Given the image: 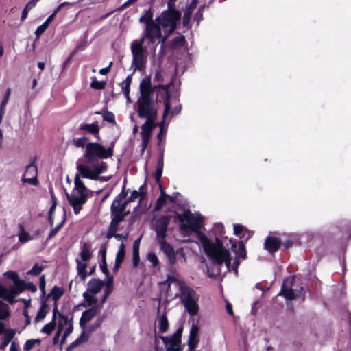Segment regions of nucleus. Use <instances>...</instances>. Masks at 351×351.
<instances>
[{
    "label": "nucleus",
    "instance_id": "nucleus-29",
    "mask_svg": "<svg viewBox=\"0 0 351 351\" xmlns=\"http://www.w3.org/2000/svg\"><path fill=\"white\" fill-rule=\"evenodd\" d=\"M139 22L144 23L145 26L154 22L153 21V12L151 9H148L143 12V15L139 19Z\"/></svg>",
    "mask_w": 351,
    "mask_h": 351
},
{
    "label": "nucleus",
    "instance_id": "nucleus-38",
    "mask_svg": "<svg viewBox=\"0 0 351 351\" xmlns=\"http://www.w3.org/2000/svg\"><path fill=\"white\" fill-rule=\"evenodd\" d=\"M25 175L31 176H37V167L34 159L27 167Z\"/></svg>",
    "mask_w": 351,
    "mask_h": 351
},
{
    "label": "nucleus",
    "instance_id": "nucleus-22",
    "mask_svg": "<svg viewBox=\"0 0 351 351\" xmlns=\"http://www.w3.org/2000/svg\"><path fill=\"white\" fill-rule=\"evenodd\" d=\"M141 237L136 239L133 244L132 262L133 266L137 267L140 262L139 247Z\"/></svg>",
    "mask_w": 351,
    "mask_h": 351
},
{
    "label": "nucleus",
    "instance_id": "nucleus-60",
    "mask_svg": "<svg viewBox=\"0 0 351 351\" xmlns=\"http://www.w3.org/2000/svg\"><path fill=\"white\" fill-rule=\"evenodd\" d=\"M47 311H44L43 309H40L35 317V322H38L43 320L47 315Z\"/></svg>",
    "mask_w": 351,
    "mask_h": 351
},
{
    "label": "nucleus",
    "instance_id": "nucleus-58",
    "mask_svg": "<svg viewBox=\"0 0 351 351\" xmlns=\"http://www.w3.org/2000/svg\"><path fill=\"white\" fill-rule=\"evenodd\" d=\"M142 195H143L142 192L134 190L131 193L130 196L128 199V202H134L136 199H138L140 196H141Z\"/></svg>",
    "mask_w": 351,
    "mask_h": 351
},
{
    "label": "nucleus",
    "instance_id": "nucleus-11",
    "mask_svg": "<svg viewBox=\"0 0 351 351\" xmlns=\"http://www.w3.org/2000/svg\"><path fill=\"white\" fill-rule=\"evenodd\" d=\"M76 169L79 171L82 178H88L93 180H101L107 182L109 180L110 177L99 176L100 173H97L93 169L92 170L89 167L84 164L77 163Z\"/></svg>",
    "mask_w": 351,
    "mask_h": 351
},
{
    "label": "nucleus",
    "instance_id": "nucleus-28",
    "mask_svg": "<svg viewBox=\"0 0 351 351\" xmlns=\"http://www.w3.org/2000/svg\"><path fill=\"white\" fill-rule=\"evenodd\" d=\"M63 293L64 291L61 287L54 286L51 290L49 294L47 295V298L51 296L54 303H57L58 300L61 298Z\"/></svg>",
    "mask_w": 351,
    "mask_h": 351
},
{
    "label": "nucleus",
    "instance_id": "nucleus-55",
    "mask_svg": "<svg viewBox=\"0 0 351 351\" xmlns=\"http://www.w3.org/2000/svg\"><path fill=\"white\" fill-rule=\"evenodd\" d=\"M167 282H169V285L172 284V283H176V285H178L179 286V288H180V290L181 291V287H182V284H185V282L182 280H179L178 279L176 278V277L174 276H168V278H167Z\"/></svg>",
    "mask_w": 351,
    "mask_h": 351
},
{
    "label": "nucleus",
    "instance_id": "nucleus-50",
    "mask_svg": "<svg viewBox=\"0 0 351 351\" xmlns=\"http://www.w3.org/2000/svg\"><path fill=\"white\" fill-rule=\"evenodd\" d=\"M192 12V11L187 10H186V11L184 12L182 18V24L184 26H186L189 24L191 17Z\"/></svg>",
    "mask_w": 351,
    "mask_h": 351
},
{
    "label": "nucleus",
    "instance_id": "nucleus-63",
    "mask_svg": "<svg viewBox=\"0 0 351 351\" xmlns=\"http://www.w3.org/2000/svg\"><path fill=\"white\" fill-rule=\"evenodd\" d=\"M132 74L128 75L126 77L125 80L122 83H120L119 85L121 86V87L130 88L131 82H132Z\"/></svg>",
    "mask_w": 351,
    "mask_h": 351
},
{
    "label": "nucleus",
    "instance_id": "nucleus-1",
    "mask_svg": "<svg viewBox=\"0 0 351 351\" xmlns=\"http://www.w3.org/2000/svg\"><path fill=\"white\" fill-rule=\"evenodd\" d=\"M177 219L181 223L182 230L191 231L197 233V238L201 244L206 255L211 262V268L206 264L207 273L209 277L213 278L220 274V267L225 263L227 271H230L231 257L228 249L223 246L220 239L223 237L224 228L221 223H215L208 235L200 232L202 217H195L189 210H185L182 214H178Z\"/></svg>",
    "mask_w": 351,
    "mask_h": 351
},
{
    "label": "nucleus",
    "instance_id": "nucleus-2",
    "mask_svg": "<svg viewBox=\"0 0 351 351\" xmlns=\"http://www.w3.org/2000/svg\"><path fill=\"white\" fill-rule=\"evenodd\" d=\"M114 144L115 142L112 141L110 147L106 149L99 143H88L82 156L85 163L97 173H104L107 169V165L102 160L113 156Z\"/></svg>",
    "mask_w": 351,
    "mask_h": 351
},
{
    "label": "nucleus",
    "instance_id": "nucleus-64",
    "mask_svg": "<svg viewBox=\"0 0 351 351\" xmlns=\"http://www.w3.org/2000/svg\"><path fill=\"white\" fill-rule=\"evenodd\" d=\"M34 346V341L32 339H29L25 343L23 350L25 351H30Z\"/></svg>",
    "mask_w": 351,
    "mask_h": 351
},
{
    "label": "nucleus",
    "instance_id": "nucleus-5",
    "mask_svg": "<svg viewBox=\"0 0 351 351\" xmlns=\"http://www.w3.org/2000/svg\"><path fill=\"white\" fill-rule=\"evenodd\" d=\"M199 294L188 287L186 284H182L180 292V300L184 306L186 311L191 316H195L199 311L198 300Z\"/></svg>",
    "mask_w": 351,
    "mask_h": 351
},
{
    "label": "nucleus",
    "instance_id": "nucleus-33",
    "mask_svg": "<svg viewBox=\"0 0 351 351\" xmlns=\"http://www.w3.org/2000/svg\"><path fill=\"white\" fill-rule=\"evenodd\" d=\"M88 338V337L86 335L85 332L83 331L77 339H76L73 342L69 345V346L66 348V351H71L74 348L80 345L82 342L87 341Z\"/></svg>",
    "mask_w": 351,
    "mask_h": 351
},
{
    "label": "nucleus",
    "instance_id": "nucleus-7",
    "mask_svg": "<svg viewBox=\"0 0 351 351\" xmlns=\"http://www.w3.org/2000/svg\"><path fill=\"white\" fill-rule=\"evenodd\" d=\"M181 18L180 12L176 9H169L162 12L156 19L158 23L163 28L165 32L172 34L177 28V23Z\"/></svg>",
    "mask_w": 351,
    "mask_h": 351
},
{
    "label": "nucleus",
    "instance_id": "nucleus-62",
    "mask_svg": "<svg viewBox=\"0 0 351 351\" xmlns=\"http://www.w3.org/2000/svg\"><path fill=\"white\" fill-rule=\"evenodd\" d=\"M185 42L184 36H176L173 39V44L174 45H182Z\"/></svg>",
    "mask_w": 351,
    "mask_h": 351
},
{
    "label": "nucleus",
    "instance_id": "nucleus-13",
    "mask_svg": "<svg viewBox=\"0 0 351 351\" xmlns=\"http://www.w3.org/2000/svg\"><path fill=\"white\" fill-rule=\"evenodd\" d=\"M160 90L159 91L160 94L162 95V99L165 105V110L162 115V121L158 123L160 127V130L161 132L163 131V128L165 125V119L167 114L169 113L171 110V104H170V98L171 95L170 93L168 92V86H161L160 85Z\"/></svg>",
    "mask_w": 351,
    "mask_h": 351
},
{
    "label": "nucleus",
    "instance_id": "nucleus-35",
    "mask_svg": "<svg viewBox=\"0 0 351 351\" xmlns=\"http://www.w3.org/2000/svg\"><path fill=\"white\" fill-rule=\"evenodd\" d=\"M83 298L84 300L87 302L88 306H90V308L93 306H97V298L94 297L93 294L86 291L83 293Z\"/></svg>",
    "mask_w": 351,
    "mask_h": 351
},
{
    "label": "nucleus",
    "instance_id": "nucleus-42",
    "mask_svg": "<svg viewBox=\"0 0 351 351\" xmlns=\"http://www.w3.org/2000/svg\"><path fill=\"white\" fill-rule=\"evenodd\" d=\"M56 326V322L51 321L49 323L45 324L40 332L47 335H50L53 330L55 329Z\"/></svg>",
    "mask_w": 351,
    "mask_h": 351
},
{
    "label": "nucleus",
    "instance_id": "nucleus-27",
    "mask_svg": "<svg viewBox=\"0 0 351 351\" xmlns=\"http://www.w3.org/2000/svg\"><path fill=\"white\" fill-rule=\"evenodd\" d=\"M52 21L53 16H49L42 25L37 27V29L35 31V35L37 39H38L40 37V36L45 32L49 23Z\"/></svg>",
    "mask_w": 351,
    "mask_h": 351
},
{
    "label": "nucleus",
    "instance_id": "nucleus-37",
    "mask_svg": "<svg viewBox=\"0 0 351 351\" xmlns=\"http://www.w3.org/2000/svg\"><path fill=\"white\" fill-rule=\"evenodd\" d=\"M71 323V321L69 320L68 317L63 315L62 313H59V319L58 324V330L62 331L65 326Z\"/></svg>",
    "mask_w": 351,
    "mask_h": 351
},
{
    "label": "nucleus",
    "instance_id": "nucleus-21",
    "mask_svg": "<svg viewBox=\"0 0 351 351\" xmlns=\"http://www.w3.org/2000/svg\"><path fill=\"white\" fill-rule=\"evenodd\" d=\"M229 242L231 243V249L236 254V257L241 258L242 259H245L246 258V250L245 247V245L243 241L239 242V245L238 249L237 248V245L235 243H232V240L230 239Z\"/></svg>",
    "mask_w": 351,
    "mask_h": 351
},
{
    "label": "nucleus",
    "instance_id": "nucleus-24",
    "mask_svg": "<svg viewBox=\"0 0 351 351\" xmlns=\"http://www.w3.org/2000/svg\"><path fill=\"white\" fill-rule=\"evenodd\" d=\"M16 332L13 329H10L5 331L2 341L0 343V349L4 350L5 348L9 344L12 339L14 337Z\"/></svg>",
    "mask_w": 351,
    "mask_h": 351
},
{
    "label": "nucleus",
    "instance_id": "nucleus-30",
    "mask_svg": "<svg viewBox=\"0 0 351 351\" xmlns=\"http://www.w3.org/2000/svg\"><path fill=\"white\" fill-rule=\"evenodd\" d=\"M80 257L84 262L88 261L91 258L90 246L88 243H83L81 247Z\"/></svg>",
    "mask_w": 351,
    "mask_h": 351
},
{
    "label": "nucleus",
    "instance_id": "nucleus-59",
    "mask_svg": "<svg viewBox=\"0 0 351 351\" xmlns=\"http://www.w3.org/2000/svg\"><path fill=\"white\" fill-rule=\"evenodd\" d=\"M23 182L25 183H28L33 186H37L38 184V181L37 179V176H32V178H23Z\"/></svg>",
    "mask_w": 351,
    "mask_h": 351
},
{
    "label": "nucleus",
    "instance_id": "nucleus-36",
    "mask_svg": "<svg viewBox=\"0 0 351 351\" xmlns=\"http://www.w3.org/2000/svg\"><path fill=\"white\" fill-rule=\"evenodd\" d=\"M66 219V212H65V210L64 209V216H63L62 221L60 223H58L55 228H53L51 230V231L49 232V233L48 234L47 240L50 239L51 238H52L57 234L58 230L62 228V226L65 223Z\"/></svg>",
    "mask_w": 351,
    "mask_h": 351
},
{
    "label": "nucleus",
    "instance_id": "nucleus-39",
    "mask_svg": "<svg viewBox=\"0 0 351 351\" xmlns=\"http://www.w3.org/2000/svg\"><path fill=\"white\" fill-rule=\"evenodd\" d=\"M88 138L87 137L83 136L81 138L73 139L72 144L75 147H82V148L85 147L86 148V145L88 143Z\"/></svg>",
    "mask_w": 351,
    "mask_h": 351
},
{
    "label": "nucleus",
    "instance_id": "nucleus-54",
    "mask_svg": "<svg viewBox=\"0 0 351 351\" xmlns=\"http://www.w3.org/2000/svg\"><path fill=\"white\" fill-rule=\"evenodd\" d=\"M45 285H46L45 276V275H42L40 276V278H39V288L41 291L43 295H45L46 293Z\"/></svg>",
    "mask_w": 351,
    "mask_h": 351
},
{
    "label": "nucleus",
    "instance_id": "nucleus-19",
    "mask_svg": "<svg viewBox=\"0 0 351 351\" xmlns=\"http://www.w3.org/2000/svg\"><path fill=\"white\" fill-rule=\"evenodd\" d=\"M140 97H143L144 95L149 97L154 96V90L151 86L150 79L144 78L142 80L140 84Z\"/></svg>",
    "mask_w": 351,
    "mask_h": 351
},
{
    "label": "nucleus",
    "instance_id": "nucleus-41",
    "mask_svg": "<svg viewBox=\"0 0 351 351\" xmlns=\"http://www.w3.org/2000/svg\"><path fill=\"white\" fill-rule=\"evenodd\" d=\"M8 315V306L0 300V319H5Z\"/></svg>",
    "mask_w": 351,
    "mask_h": 351
},
{
    "label": "nucleus",
    "instance_id": "nucleus-16",
    "mask_svg": "<svg viewBox=\"0 0 351 351\" xmlns=\"http://www.w3.org/2000/svg\"><path fill=\"white\" fill-rule=\"evenodd\" d=\"M153 128L141 127V154H143L147 147Z\"/></svg>",
    "mask_w": 351,
    "mask_h": 351
},
{
    "label": "nucleus",
    "instance_id": "nucleus-51",
    "mask_svg": "<svg viewBox=\"0 0 351 351\" xmlns=\"http://www.w3.org/2000/svg\"><path fill=\"white\" fill-rule=\"evenodd\" d=\"M206 5L204 4L201 5L197 11V12L194 16V20L199 23L201 20L203 19V12Z\"/></svg>",
    "mask_w": 351,
    "mask_h": 351
},
{
    "label": "nucleus",
    "instance_id": "nucleus-8",
    "mask_svg": "<svg viewBox=\"0 0 351 351\" xmlns=\"http://www.w3.org/2000/svg\"><path fill=\"white\" fill-rule=\"evenodd\" d=\"M183 329V326L180 325L172 335L158 336V338L162 340V343L166 346L165 351H182L183 347L181 343Z\"/></svg>",
    "mask_w": 351,
    "mask_h": 351
},
{
    "label": "nucleus",
    "instance_id": "nucleus-14",
    "mask_svg": "<svg viewBox=\"0 0 351 351\" xmlns=\"http://www.w3.org/2000/svg\"><path fill=\"white\" fill-rule=\"evenodd\" d=\"M160 250L168 258L169 262L171 265H173L176 263V254L173 247L166 241H162L158 242Z\"/></svg>",
    "mask_w": 351,
    "mask_h": 351
},
{
    "label": "nucleus",
    "instance_id": "nucleus-26",
    "mask_svg": "<svg viewBox=\"0 0 351 351\" xmlns=\"http://www.w3.org/2000/svg\"><path fill=\"white\" fill-rule=\"evenodd\" d=\"M114 219L112 218L111 222L109 226L108 231L106 234V238L110 239L114 237L117 234V230H118V226L122 221H114Z\"/></svg>",
    "mask_w": 351,
    "mask_h": 351
},
{
    "label": "nucleus",
    "instance_id": "nucleus-23",
    "mask_svg": "<svg viewBox=\"0 0 351 351\" xmlns=\"http://www.w3.org/2000/svg\"><path fill=\"white\" fill-rule=\"evenodd\" d=\"M79 128L81 131H85L93 135L98 134L99 132V128L97 123L91 124L82 123Z\"/></svg>",
    "mask_w": 351,
    "mask_h": 351
},
{
    "label": "nucleus",
    "instance_id": "nucleus-44",
    "mask_svg": "<svg viewBox=\"0 0 351 351\" xmlns=\"http://www.w3.org/2000/svg\"><path fill=\"white\" fill-rule=\"evenodd\" d=\"M104 320V316L97 318L95 323L88 328L87 332L90 334L95 331L101 326Z\"/></svg>",
    "mask_w": 351,
    "mask_h": 351
},
{
    "label": "nucleus",
    "instance_id": "nucleus-17",
    "mask_svg": "<svg viewBox=\"0 0 351 351\" xmlns=\"http://www.w3.org/2000/svg\"><path fill=\"white\" fill-rule=\"evenodd\" d=\"M123 211L124 210L121 204V202L113 200L110 206V215L111 217L114 219V221H123V215L121 214Z\"/></svg>",
    "mask_w": 351,
    "mask_h": 351
},
{
    "label": "nucleus",
    "instance_id": "nucleus-57",
    "mask_svg": "<svg viewBox=\"0 0 351 351\" xmlns=\"http://www.w3.org/2000/svg\"><path fill=\"white\" fill-rule=\"evenodd\" d=\"M4 276L12 280L13 283L19 278L18 274L14 271H8L4 273Z\"/></svg>",
    "mask_w": 351,
    "mask_h": 351
},
{
    "label": "nucleus",
    "instance_id": "nucleus-20",
    "mask_svg": "<svg viewBox=\"0 0 351 351\" xmlns=\"http://www.w3.org/2000/svg\"><path fill=\"white\" fill-rule=\"evenodd\" d=\"M265 248L270 253L277 251L280 247L278 240L275 237H268L265 241Z\"/></svg>",
    "mask_w": 351,
    "mask_h": 351
},
{
    "label": "nucleus",
    "instance_id": "nucleus-3",
    "mask_svg": "<svg viewBox=\"0 0 351 351\" xmlns=\"http://www.w3.org/2000/svg\"><path fill=\"white\" fill-rule=\"evenodd\" d=\"M159 90H160V84L158 85ZM157 93V97L154 100L153 97H149L144 95L143 97H140L138 100V116L140 118H145V122L142 125V127L153 128L156 126L155 121L158 117L157 103L162 99V94Z\"/></svg>",
    "mask_w": 351,
    "mask_h": 351
},
{
    "label": "nucleus",
    "instance_id": "nucleus-10",
    "mask_svg": "<svg viewBox=\"0 0 351 351\" xmlns=\"http://www.w3.org/2000/svg\"><path fill=\"white\" fill-rule=\"evenodd\" d=\"M171 221L170 216H162L159 217L156 221L155 231L158 242L165 241L167 237L168 226Z\"/></svg>",
    "mask_w": 351,
    "mask_h": 351
},
{
    "label": "nucleus",
    "instance_id": "nucleus-49",
    "mask_svg": "<svg viewBox=\"0 0 351 351\" xmlns=\"http://www.w3.org/2000/svg\"><path fill=\"white\" fill-rule=\"evenodd\" d=\"M103 119L111 123H115L114 115L111 112H106L103 114Z\"/></svg>",
    "mask_w": 351,
    "mask_h": 351
},
{
    "label": "nucleus",
    "instance_id": "nucleus-34",
    "mask_svg": "<svg viewBox=\"0 0 351 351\" xmlns=\"http://www.w3.org/2000/svg\"><path fill=\"white\" fill-rule=\"evenodd\" d=\"M159 331L161 333H165L168 331L169 329V322L166 315H162L159 319Z\"/></svg>",
    "mask_w": 351,
    "mask_h": 351
},
{
    "label": "nucleus",
    "instance_id": "nucleus-15",
    "mask_svg": "<svg viewBox=\"0 0 351 351\" xmlns=\"http://www.w3.org/2000/svg\"><path fill=\"white\" fill-rule=\"evenodd\" d=\"M98 309V306H93L82 313L80 319V326L83 330L85 329L86 324L92 320L97 315Z\"/></svg>",
    "mask_w": 351,
    "mask_h": 351
},
{
    "label": "nucleus",
    "instance_id": "nucleus-45",
    "mask_svg": "<svg viewBox=\"0 0 351 351\" xmlns=\"http://www.w3.org/2000/svg\"><path fill=\"white\" fill-rule=\"evenodd\" d=\"M106 82L93 80L90 83V87L96 90H101L105 88Z\"/></svg>",
    "mask_w": 351,
    "mask_h": 351
},
{
    "label": "nucleus",
    "instance_id": "nucleus-48",
    "mask_svg": "<svg viewBox=\"0 0 351 351\" xmlns=\"http://www.w3.org/2000/svg\"><path fill=\"white\" fill-rule=\"evenodd\" d=\"M154 81L158 82V84L155 86L156 88H158V91L159 90L158 85L159 84L160 85V83L162 81V73H161L160 71H156L154 77ZM161 86H163V85L161 84ZM166 86H168V88L169 87V85H166ZM168 92L169 93V90H168Z\"/></svg>",
    "mask_w": 351,
    "mask_h": 351
},
{
    "label": "nucleus",
    "instance_id": "nucleus-52",
    "mask_svg": "<svg viewBox=\"0 0 351 351\" xmlns=\"http://www.w3.org/2000/svg\"><path fill=\"white\" fill-rule=\"evenodd\" d=\"M127 195H128V193L125 191V185L123 184L121 192L118 195H117V197L114 198V201L118 200V202H122V201L125 200V199L127 197Z\"/></svg>",
    "mask_w": 351,
    "mask_h": 351
},
{
    "label": "nucleus",
    "instance_id": "nucleus-9",
    "mask_svg": "<svg viewBox=\"0 0 351 351\" xmlns=\"http://www.w3.org/2000/svg\"><path fill=\"white\" fill-rule=\"evenodd\" d=\"M295 281V276L287 278L281 287L280 291L278 295H282L288 300H295L300 296L299 293H296L292 289L293 283Z\"/></svg>",
    "mask_w": 351,
    "mask_h": 351
},
{
    "label": "nucleus",
    "instance_id": "nucleus-53",
    "mask_svg": "<svg viewBox=\"0 0 351 351\" xmlns=\"http://www.w3.org/2000/svg\"><path fill=\"white\" fill-rule=\"evenodd\" d=\"M127 195H128V193L125 191V185L123 184L121 192L118 195H117V197L114 198V201L118 200V202H122V201L125 200V199L127 197Z\"/></svg>",
    "mask_w": 351,
    "mask_h": 351
},
{
    "label": "nucleus",
    "instance_id": "nucleus-56",
    "mask_svg": "<svg viewBox=\"0 0 351 351\" xmlns=\"http://www.w3.org/2000/svg\"><path fill=\"white\" fill-rule=\"evenodd\" d=\"M147 260L152 263L153 267H156L158 264V257L153 252H150L147 254Z\"/></svg>",
    "mask_w": 351,
    "mask_h": 351
},
{
    "label": "nucleus",
    "instance_id": "nucleus-40",
    "mask_svg": "<svg viewBox=\"0 0 351 351\" xmlns=\"http://www.w3.org/2000/svg\"><path fill=\"white\" fill-rule=\"evenodd\" d=\"M100 268L101 271L106 275L108 278V285L112 284L113 278L109 276V270L108 269V265L106 263V260H102L100 264Z\"/></svg>",
    "mask_w": 351,
    "mask_h": 351
},
{
    "label": "nucleus",
    "instance_id": "nucleus-25",
    "mask_svg": "<svg viewBox=\"0 0 351 351\" xmlns=\"http://www.w3.org/2000/svg\"><path fill=\"white\" fill-rule=\"evenodd\" d=\"M198 332H199V328H198L197 326L193 324L190 330V333H189V337L187 344L188 343L194 344L195 346H197V345L199 342V340L197 338Z\"/></svg>",
    "mask_w": 351,
    "mask_h": 351
},
{
    "label": "nucleus",
    "instance_id": "nucleus-31",
    "mask_svg": "<svg viewBox=\"0 0 351 351\" xmlns=\"http://www.w3.org/2000/svg\"><path fill=\"white\" fill-rule=\"evenodd\" d=\"M19 240L21 243H26L33 239L30 234L25 231L24 226L22 224H19Z\"/></svg>",
    "mask_w": 351,
    "mask_h": 351
},
{
    "label": "nucleus",
    "instance_id": "nucleus-43",
    "mask_svg": "<svg viewBox=\"0 0 351 351\" xmlns=\"http://www.w3.org/2000/svg\"><path fill=\"white\" fill-rule=\"evenodd\" d=\"M10 93H11V88H8L5 90L3 98L0 104V110H1L2 112L5 111V108L6 104L8 102V100H9V98L10 96Z\"/></svg>",
    "mask_w": 351,
    "mask_h": 351
},
{
    "label": "nucleus",
    "instance_id": "nucleus-47",
    "mask_svg": "<svg viewBox=\"0 0 351 351\" xmlns=\"http://www.w3.org/2000/svg\"><path fill=\"white\" fill-rule=\"evenodd\" d=\"M43 269L44 268L43 266H40L38 264L36 263L27 272V274L37 276L43 271Z\"/></svg>",
    "mask_w": 351,
    "mask_h": 351
},
{
    "label": "nucleus",
    "instance_id": "nucleus-18",
    "mask_svg": "<svg viewBox=\"0 0 351 351\" xmlns=\"http://www.w3.org/2000/svg\"><path fill=\"white\" fill-rule=\"evenodd\" d=\"M104 285V282L99 279L93 278L88 282L87 291L93 295H95L98 293L103 286Z\"/></svg>",
    "mask_w": 351,
    "mask_h": 351
},
{
    "label": "nucleus",
    "instance_id": "nucleus-32",
    "mask_svg": "<svg viewBox=\"0 0 351 351\" xmlns=\"http://www.w3.org/2000/svg\"><path fill=\"white\" fill-rule=\"evenodd\" d=\"M25 282L23 280H20L19 278H18L14 282V286L10 287V290H12L14 293L19 294L25 290Z\"/></svg>",
    "mask_w": 351,
    "mask_h": 351
},
{
    "label": "nucleus",
    "instance_id": "nucleus-61",
    "mask_svg": "<svg viewBox=\"0 0 351 351\" xmlns=\"http://www.w3.org/2000/svg\"><path fill=\"white\" fill-rule=\"evenodd\" d=\"M18 295L17 293H14L12 290L6 295V296L3 298L7 300L10 304H13L15 302V295Z\"/></svg>",
    "mask_w": 351,
    "mask_h": 351
},
{
    "label": "nucleus",
    "instance_id": "nucleus-6",
    "mask_svg": "<svg viewBox=\"0 0 351 351\" xmlns=\"http://www.w3.org/2000/svg\"><path fill=\"white\" fill-rule=\"evenodd\" d=\"M144 38L134 40L131 43L130 49L132 55L131 69L134 67V72L136 70L141 71L147 62V51L146 47H143Z\"/></svg>",
    "mask_w": 351,
    "mask_h": 351
},
{
    "label": "nucleus",
    "instance_id": "nucleus-12",
    "mask_svg": "<svg viewBox=\"0 0 351 351\" xmlns=\"http://www.w3.org/2000/svg\"><path fill=\"white\" fill-rule=\"evenodd\" d=\"M141 38H148L151 43H154L156 38H162L161 26L157 23H151L145 26V29Z\"/></svg>",
    "mask_w": 351,
    "mask_h": 351
},
{
    "label": "nucleus",
    "instance_id": "nucleus-4",
    "mask_svg": "<svg viewBox=\"0 0 351 351\" xmlns=\"http://www.w3.org/2000/svg\"><path fill=\"white\" fill-rule=\"evenodd\" d=\"M81 173L78 171L74 178L75 187L71 193L66 192V196L69 204L73 208L74 213L77 215L82 209L83 205L88 199V189L81 180Z\"/></svg>",
    "mask_w": 351,
    "mask_h": 351
},
{
    "label": "nucleus",
    "instance_id": "nucleus-46",
    "mask_svg": "<svg viewBox=\"0 0 351 351\" xmlns=\"http://www.w3.org/2000/svg\"><path fill=\"white\" fill-rule=\"evenodd\" d=\"M166 196L160 195L159 198L157 199L155 205V210H160L166 204L167 202Z\"/></svg>",
    "mask_w": 351,
    "mask_h": 351
}]
</instances>
